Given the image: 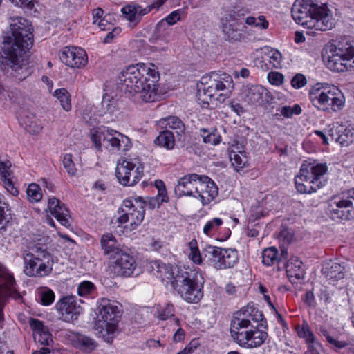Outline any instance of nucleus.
<instances>
[{
	"label": "nucleus",
	"instance_id": "nucleus-8",
	"mask_svg": "<svg viewBox=\"0 0 354 354\" xmlns=\"http://www.w3.org/2000/svg\"><path fill=\"white\" fill-rule=\"evenodd\" d=\"M147 68L139 69V71L136 70V72L133 75L129 73V75L127 76V92L130 95H138L139 97L145 102H152L157 100L160 97L158 92L159 84L158 83L159 80L158 71H153V79L148 80L149 82H147L143 87L136 85L139 78H140L143 73H145V71H147ZM132 71L133 73L136 70L133 69Z\"/></svg>",
	"mask_w": 354,
	"mask_h": 354
},
{
	"label": "nucleus",
	"instance_id": "nucleus-38",
	"mask_svg": "<svg viewBox=\"0 0 354 354\" xmlns=\"http://www.w3.org/2000/svg\"><path fill=\"white\" fill-rule=\"evenodd\" d=\"M157 124L161 129H171L176 131L178 135H181L185 129V124L182 120L176 116L163 118L157 122Z\"/></svg>",
	"mask_w": 354,
	"mask_h": 354
},
{
	"label": "nucleus",
	"instance_id": "nucleus-49",
	"mask_svg": "<svg viewBox=\"0 0 354 354\" xmlns=\"http://www.w3.org/2000/svg\"><path fill=\"white\" fill-rule=\"evenodd\" d=\"M175 308L171 303H167L165 306L158 308L156 317L160 320H167L174 317Z\"/></svg>",
	"mask_w": 354,
	"mask_h": 354
},
{
	"label": "nucleus",
	"instance_id": "nucleus-14",
	"mask_svg": "<svg viewBox=\"0 0 354 354\" xmlns=\"http://www.w3.org/2000/svg\"><path fill=\"white\" fill-rule=\"evenodd\" d=\"M62 63L72 68H82L88 63L86 51L78 47L66 46L59 54Z\"/></svg>",
	"mask_w": 354,
	"mask_h": 354
},
{
	"label": "nucleus",
	"instance_id": "nucleus-9",
	"mask_svg": "<svg viewBox=\"0 0 354 354\" xmlns=\"http://www.w3.org/2000/svg\"><path fill=\"white\" fill-rule=\"evenodd\" d=\"M204 257L208 263L216 270L232 268L239 260L238 252L235 249L212 245L206 247Z\"/></svg>",
	"mask_w": 354,
	"mask_h": 354
},
{
	"label": "nucleus",
	"instance_id": "nucleus-34",
	"mask_svg": "<svg viewBox=\"0 0 354 354\" xmlns=\"http://www.w3.org/2000/svg\"><path fill=\"white\" fill-rule=\"evenodd\" d=\"M131 147V142L129 138L122 133L116 131L113 132L111 143L109 151L112 152H118L120 151H127Z\"/></svg>",
	"mask_w": 354,
	"mask_h": 354
},
{
	"label": "nucleus",
	"instance_id": "nucleus-25",
	"mask_svg": "<svg viewBox=\"0 0 354 354\" xmlns=\"http://www.w3.org/2000/svg\"><path fill=\"white\" fill-rule=\"evenodd\" d=\"M253 327L232 317L230 326V337L234 343L241 346L248 337L249 333Z\"/></svg>",
	"mask_w": 354,
	"mask_h": 354
},
{
	"label": "nucleus",
	"instance_id": "nucleus-4",
	"mask_svg": "<svg viewBox=\"0 0 354 354\" xmlns=\"http://www.w3.org/2000/svg\"><path fill=\"white\" fill-rule=\"evenodd\" d=\"M309 100L317 110L337 112L345 104V98L338 87L326 83H317L308 92Z\"/></svg>",
	"mask_w": 354,
	"mask_h": 354
},
{
	"label": "nucleus",
	"instance_id": "nucleus-45",
	"mask_svg": "<svg viewBox=\"0 0 354 354\" xmlns=\"http://www.w3.org/2000/svg\"><path fill=\"white\" fill-rule=\"evenodd\" d=\"M121 12L125 19L128 20L133 26L137 25L139 22V18L137 15L136 4H128L124 6Z\"/></svg>",
	"mask_w": 354,
	"mask_h": 354
},
{
	"label": "nucleus",
	"instance_id": "nucleus-10",
	"mask_svg": "<svg viewBox=\"0 0 354 354\" xmlns=\"http://www.w3.org/2000/svg\"><path fill=\"white\" fill-rule=\"evenodd\" d=\"M330 215L333 220L347 221L354 216V189L342 196H335L330 203Z\"/></svg>",
	"mask_w": 354,
	"mask_h": 354
},
{
	"label": "nucleus",
	"instance_id": "nucleus-7",
	"mask_svg": "<svg viewBox=\"0 0 354 354\" xmlns=\"http://www.w3.org/2000/svg\"><path fill=\"white\" fill-rule=\"evenodd\" d=\"M99 316L95 329L105 341L112 339L111 335L118 330L122 313L118 302L106 298H101L98 302Z\"/></svg>",
	"mask_w": 354,
	"mask_h": 354
},
{
	"label": "nucleus",
	"instance_id": "nucleus-23",
	"mask_svg": "<svg viewBox=\"0 0 354 354\" xmlns=\"http://www.w3.org/2000/svg\"><path fill=\"white\" fill-rule=\"evenodd\" d=\"M48 208L50 214L64 227L70 226L69 211L66 205L55 197L50 198Z\"/></svg>",
	"mask_w": 354,
	"mask_h": 354
},
{
	"label": "nucleus",
	"instance_id": "nucleus-54",
	"mask_svg": "<svg viewBox=\"0 0 354 354\" xmlns=\"http://www.w3.org/2000/svg\"><path fill=\"white\" fill-rule=\"evenodd\" d=\"M95 289V285L88 281L80 283L77 287V293L81 297L91 294Z\"/></svg>",
	"mask_w": 354,
	"mask_h": 354
},
{
	"label": "nucleus",
	"instance_id": "nucleus-18",
	"mask_svg": "<svg viewBox=\"0 0 354 354\" xmlns=\"http://www.w3.org/2000/svg\"><path fill=\"white\" fill-rule=\"evenodd\" d=\"M218 190L216 185L210 178L202 175L195 198H198L203 205H207L218 196Z\"/></svg>",
	"mask_w": 354,
	"mask_h": 354
},
{
	"label": "nucleus",
	"instance_id": "nucleus-28",
	"mask_svg": "<svg viewBox=\"0 0 354 354\" xmlns=\"http://www.w3.org/2000/svg\"><path fill=\"white\" fill-rule=\"evenodd\" d=\"M268 334L266 331L259 328V326L256 325L251 328L248 337L242 344L241 347L252 349L261 346L268 340Z\"/></svg>",
	"mask_w": 354,
	"mask_h": 354
},
{
	"label": "nucleus",
	"instance_id": "nucleus-20",
	"mask_svg": "<svg viewBox=\"0 0 354 354\" xmlns=\"http://www.w3.org/2000/svg\"><path fill=\"white\" fill-rule=\"evenodd\" d=\"M116 131L106 127L93 128L90 131V139L97 151H102V146L109 149Z\"/></svg>",
	"mask_w": 354,
	"mask_h": 354
},
{
	"label": "nucleus",
	"instance_id": "nucleus-24",
	"mask_svg": "<svg viewBox=\"0 0 354 354\" xmlns=\"http://www.w3.org/2000/svg\"><path fill=\"white\" fill-rule=\"evenodd\" d=\"M328 50V55L324 62L328 69L337 73L354 70V59L351 62H348L337 53L330 52V49Z\"/></svg>",
	"mask_w": 354,
	"mask_h": 354
},
{
	"label": "nucleus",
	"instance_id": "nucleus-42",
	"mask_svg": "<svg viewBox=\"0 0 354 354\" xmlns=\"http://www.w3.org/2000/svg\"><path fill=\"white\" fill-rule=\"evenodd\" d=\"M22 122L25 129L32 134H38L43 128L41 122L34 115H26Z\"/></svg>",
	"mask_w": 354,
	"mask_h": 354
},
{
	"label": "nucleus",
	"instance_id": "nucleus-17",
	"mask_svg": "<svg viewBox=\"0 0 354 354\" xmlns=\"http://www.w3.org/2000/svg\"><path fill=\"white\" fill-rule=\"evenodd\" d=\"M202 175L189 174L181 177L175 187L176 194L181 196L196 197Z\"/></svg>",
	"mask_w": 354,
	"mask_h": 354
},
{
	"label": "nucleus",
	"instance_id": "nucleus-13",
	"mask_svg": "<svg viewBox=\"0 0 354 354\" xmlns=\"http://www.w3.org/2000/svg\"><path fill=\"white\" fill-rule=\"evenodd\" d=\"M55 308L59 319L66 322L77 319L82 311V308L77 304L75 296L62 297L56 303Z\"/></svg>",
	"mask_w": 354,
	"mask_h": 354
},
{
	"label": "nucleus",
	"instance_id": "nucleus-60",
	"mask_svg": "<svg viewBox=\"0 0 354 354\" xmlns=\"http://www.w3.org/2000/svg\"><path fill=\"white\" fill-rule=\"evenodd\" d=\"M10 167V161H0V179L1 180L10 178L11 175Z\"/></svg>",
	"mask_w": 354,
	"mask_h": 354
},
{
	"label": "nucleus",
	"instance_id": "nucleus-12",
	"mask_svg": "<svg viewBox=\"0 0 354 354\" xmlns=\"http://www.w3.org/2000/svg\"><path fill=\"white\" fill-rule=\"evenodd\" d=\"M243 100L250 105L263 106L271 100L270 92L260 85H246L241 88Z\"/></svg>",
	"mask_w": 354,
	"mask_h": 354
},
{
	"label": "nucleus",
	"instance_id": "nucleus-19",
	"mask_svg": "<svg viewBox=\"0 0 354 354\" xmlns=\"http://www.w3.org/2000/svg\"><path fill=\"white\" fill-rule=\"evenodd\" d=\"M232 318L246 324V325L254 326H259V323L263 320V315L256 306L249 304L235 312Z\"/></svg>",
	"mask_w": 354,
	"mask_h": 354
},
{
	"label": "nucleus",
	"instance_id": "nucleus-22",
	"mask_svg": "<svg viewBox=\"0 0 354 354\" xmlns=\"http://www.w3.org/2000/svg\"><path fill=\"white\" fill-rule=\"evenodd\" d=\"M327 170L326 164L304 161L301 166L299 174H302L304 171V174L306 175V178L316 181V183L324 186L323 177Z\"/></svg>",
	"mask_w": 354,
	"mask_h": 354
},
{
	"label": "nucleus",
	"instance_id": "nucleus-61",
	"mask_svg": "<svg viewBox=\"0 0 354 354\" xmlns=\"http://www.w3.org/2000/svg\"><path fill=\"white\" fill-rule=\"evenodd\" d=\"M283 75L279 72H270L268 74V79L270 84L280 86L283 83Z\"/></svg>",
	"mask_w": 354,
	"mask_h": 354
},
{
	"label": "nucleus",
	"instance_id": "nucleus-6",
	"mask_svg": "<svg viewBox=\"0 0 354 354\" xmlns=\"http://www.w3.org/2000/svg\"><path fill=\"white\" fill-rule=\"evenodd\" d=\"M204 278L195 270L185 268L177 280L172 281V288L185 301L198 304L203 297Z\"/></svg>",
	"mask_w": 354,
	"mask_h": 354
},
{
	"label": "nucleus",
	"instance_id": "nucleus-53",
	"mask_svg": "<svg viewBox=\"0 0 354 354\" xmlns=\"http://www.w3.org/2000/svg\"><path fill=\"white\" fill-rule=\"evenodd\" d=\"M245 23L248 25L254 26L261 29H267L269 24L268 21L266 19V17L263 15L259 16L258 18H255L254 17H248L245 19Z\"/></svg>",
	"mask_w": 354,
	"mask_h": 354
},
{
	"label": "nucleus",
	"instance_id": "nucleus-32",
	"mask_svg": "<svg viewBox=\"0 0 354 354\" xmlns=\"http://www.w3.org/2000/svg\"><path fill=\"white\" fill-rule=\"evenodd\" d=\"M100 244L104 254L109 255L111 259L122 251L119 248L116 238L111 233L103 234L100 239Z\"/></svg>",
	"mask_w": 354,
	"mask_h": 354
},
{
	"label": "nucleus",
	"instance_id": "nucleus-26",
	"mask_svg": "<svg viewBox=\"0 0 354 354\" xmlns=\"http://www.w3.org/2000/svg\"><path fill=\"white\" fill-rule=\"evenodd\" d=\"M253 327L232 317L230 326V337L234 343L241 346L248 337L249 333Z\"/></svg>",
	"mask_w": 354,
	"mask_h": 354
},
{
	"label": "nucleus",
	"instance_id": "nucleus-27",
	"mask_svg": "<svg viewBox=\"0 0 354 354\" xmlns=\"http://www.w3.org/2000/svg\"><path fill=\"white\" fill-rule=\"evenodd\" d=\"M180 14L181 11L180 10H174L164 19L160 21L156 25L155 32L150 39V41L153 44H156L159 41H163L165 44H167V41L166 40L165 35H162L160 30L161 29H165L167 24L171 26L178 21L180 19Z\"/></svg>",
	"mask_w": 354,
	"mask_h": 354
},
{
	"label": "nucleus",
	"instance_id": "nucleus-59",
	"mask_svg": "<svg viewBox=\"0 0 354 354\" xmlns=\"http://www.w3.org/2000/svg\"><path fill=\"white\" fill-rule=\"evenodd\" d=\"M301 113V108L298 104L293 106H283L281 108V114L286 118H291L293 115H299Z\"/></svg>",
	"mask_w": 354,
	"mask_h": 354
},
{
	"label": "nucleus",
	"instance_id": "nucleus-33",
	"mask_svg": "<svg viewBox=\"0 0 354 354\" xmlns=\"http://www.w3.org/2000/svg\"><path fill=\"white\" fill-rule=\"evenodd\" d=\"M344 266L341 263L330 261L323 265L322 272L328 280H338L344 278Z\"/></svg>",
	"mask_w": 354,
	"mask_h": 354
},
{
	"label": "nucleus",
	"instance_id": "nucleus-40",
	"mask_svg": "<svg viewBox=\"0 0 354 354\" xmlns=\"http://www.w3.org/2000/svg\"><path fill=\"white\" fill-rule=\"evenodd\" d=\"M284 255H287L286 250H282L279 256L275 247H270L264 249L262 252V262L268 266H273L281 261V257Z\"/></svg>",
	"mask_w": 354,
	"mask_h": 354
},
{
	"label": "nucleus",
	"instance_id": "nucleus-55",
	"mask_svg": "<svg viewBox=\"0 0 354 354\" xmlns=\"http://www.w3.org/2000/svg\"><path fill=\"white\" fill-rule=\"evenodd\" d=\"M34 339L41 344L46 346H49L53 342L51 334L49 333L48 328L38 333L34 334Z\"/></svg>",
	"mask_w": 354,
	"mask_h": 354
},
{
	"label": "nucleus",
	"instance_id": "nucleus-50",
	"mask_svg": "<svg viewBox=\"0 0 354 354\" xmlns=\"http://www.w3.org/2000/svg\"><path fill=\"white\" fill-rule=\"evenodd\" d=\"M28 200L32 203L39 202L42 198L40 187L35 184H30L26 190Z\"/></svg>",
	"mask_w": 354,
	"mask_h": 354
},
{
	"label": "nucleus",
	"instance_id": "nucleus-16",
	"mask_svg": "<svg viewBox=\"0 0 354 354\" xmlns=\"http://www.w3.org/2000/svg\"><path fill=\"white\" fill-rule=\"evenodd\" d=\"M144 68H147L148 70H147V71H145V73H143V75H142V77H140V78H139V80H138V83L136 84V85H138L140 86H141L142 87H143V86L145 85L146 83L149 82L148 80L153 79L152 78V75H153V71H158V67L155 64H153L152 63H139L136 65L129 66V67L127 68V69L125 71L122 72L120 79L122 84V89L126 93H128V92H127L128 88H127V79H126V78H127V76L129 75V73L131 75H133L136 72V71H134L133 73V71H132L133 69L139 71V69H142Z\"/></svg>",
	"mask_w": 354,
	"mask_h": 354
},
{
	"label": "nucleus",
	"instance_id": "nucleus-63",
	"mask_svg": "<svg viewBox=\"0 0 354 354\" xmlns=\"http://www.w3.org/2000/svg\"><path fill=\"white\" fill-rule=\"evenodd\" d=\"M193 243H190V253L189 254V258L196 264H201L202 263V258L197 247L192 245Z\"/></svg>",
	"mask_w": 354,
	"mask_h": 354
},
{
	"label": "nucleus",
	"instance_id": "nucleus-57",
	"mask_svg": "<svg viewBox=\"0 0 354 354\" xmlns=\"http://www.w3.org/2000/svg\"><path fill=\"white\" fill-rule=\"evenodd\" d=\"M39 297L42 304L45 306L51 304L55 300V294L53 290L49 288L42 290L39 292Z\"/></svg>",
	"mask_w": 354,
	"mask_h": 354
},
{
	"label": "nucleus",
	"instance_id": "nucleus-31",
	"mask_svg": "<svg viewBox=\"0 0 354 354\" xmlns=\"http://www.w3.org/2000/svg\"><path fill=\"white\" fill-rule=\"evenodd\" d=\"M295 182L297 190L301 194L314 193L323 187L316 183V181L306 178V175L304 174V171L295 176Z\"/></svg>",
	"mask_w": 354,
	"mask_h": 354
},
{
	"label": "nucleus",
	"instance_id": "nucleus-64",
	"mask_svg": "<svg viewBox=\"0 0 354 354\" xmlns=\"http://www.w3.org/2000/svg\"><path fill=\"white\" fill-rule=\"evenodd\" d=\"M307 83L305 76L302 74H297L291 80V85L295 88H300Z\"/></svg>",
	"mask_w": 354,
	"mask_h": 354
},
{
	"label": "nucleus",
	"instance_id": "nucleus-2",
	"mask_svg": "<svg viewBox=\"0 0 354 354\" xmlns=\"http://www.w3.org/2000/svg\"><path fill=\"white\" fill-rule=\"evenodd\" d=\"M291 13L297 24L308 29L326 31L334 26L332 13L328 7L313 0H296Z\"/></svg>",
	"mask_w": 354,
	"mask_h": 354
},
{
	"label": "nucleus",
	"instance_id": "nucleus-62",
	"mask_svg": "<svg viewBox=\"0 0 354 354\" xmlns=\"http://www.w3.org/2000/svg\"><path fill=\"white\" fill-rule=\"evenodd\" d=\"M203 131L204 133L203 134V141L205 143H209V144H212L214 145L220 143L221 140L220 136H218L214 133H209L207 135H205V133H207V131L205 129H203Z\"/></svg>",
	"mask_w": 354,
	"mask_h": 354
},
{
	"label": "nucleus",
	"instance_id": "nucleus-3",
	"mask_svg": "<svg viewBox=\"0 0 354 354\" xmlns=\"http://www.w3.org/2000/svg\"><path fill=\"white\" fill-rule=\"evenodd\" d=\"M198 86L197 100L203 109H207L213 100L223 102L234 89L232 76L224 72H212L203 76Z\"/></svg>",
	"mask_w": 354,
	"mask_h": 354
},
{
	"label": "nucleus",
	"instance_id": "nucleus-37",
	"mask_svg": "<svg viewBox=\"0 0 354 354\" xmlns=\"http://www.w3.org/2000/svg\"><path fill=\"white\" fill-rule=\"evenodd\" d=\"M266 56L267 57H262L263 60L260 61L262 70L268 71L281 66L282 56L278 50L271 49Z\"/></svg>",
	"mask_w": 354,
	"mask_h": 354
},
{
	"label": "nucleus",
	"instance_id": "nucleus-29",
	"mask_svg": "<svg viewBox=\"0 0 354 354\" xmlns=\"http://www.w3.org/2000/svg\"><path fill=\"white\" fill-rule=\"evenodd\" d=\"M156 264V276L162 281L169 282L172 287V281L177 280L178 275H180L185 268L178 266H172L170 264L159 263Z\"/></svg>",
	"mask_w": 354,
	"mask_h": 354
},
{
	"label": "nucleus",
	"instance_id": "nucleus-41",
	"mask_svg": "<svg viewBox=\"0 0 354 354\" xmlns=\"http://www.w3.org/2000/svg\"><path fill=\"white\" fill-rule=\"evenodd\" d=\"M229 158L232 167L237 171L248 165V158L243 152L236 153L231 150L229 151Z\"/></svg>",
	"mask_w": 354,
	"mask_h": 354
},
{
	"label": "nucleus",
	"instance_id": "nucleus-36",
	"mask_svg": "<svg viewBox=\"0 0 354 354\" xmlns=\"http://www.w3.org/2000/svg\"><path fill=\"white\" fill-rule=\"evenodd\" d=\"M73 346L85 353H91L97 346L96 342L84 335L77 334L72 339Z\"/></svg>",
	"mask_w": 354,
	"mask_h": 354
},
{
	"label": "nucleus",
	"instance_id": "nucleus-30",
	"mask_svg": "<svg viewBox=\"0 0 354 354\" xmlns=\"http://www.w3.org/2000/svg\"><path fill=\"white\" fill-rule=\"evenodd\" d=\"M330 52L339 55L342 57L351 62L354 59V46L348 41L342 39L328 46Z\"/></svg>",
	"mask_w": 354,
	"mask_h": 354
},
{
	"label": "nucleus",
	"instance_id": "nucleus-5",
	"mask_svg": "<svg viewBox=\"0 0 354 354\" xmlns=\"http://www.w3.org/2000/svg\"><path fill=\"white\" fill-rule=\"evenodd\" d=\"M24 273L30 277L42 278L53 271L52 254L42 247L33 245L22 253Z\"/></svg>",
	"mask_w": 354,
	"mask_h": 354
},
{
	"label": "nucleus",
	"instance_id": "nucleus-51",
	"mask_svg": "<svg viewBox=\"0 0 354 354\" xmlns=\"http://www.w3.org/2000/svg\"><path fill=\"white\" fill-rule=\"evenodd\" d=\"M297 335L301 338H304L308 343L315 341V336L307 323H304L301 326L297 328Z\"/></svg>",
	"mask_w": 354,
	"mask_h": 354
},
{
	"label": "nucleus",
	"instance_id": "nucleus-48",
	"mask_svg": "<svg viewBox=\"0 0 354 354\" xmlns=\"http://www.w3.org/2000/svg\"><path fill=\"white\" fill-rule=\"evenodd\" d=\"M222 224L221 218H214L205 223L203 227V233L208 236H213Z\"/></svg>",
	"mask_w": 354,
	"mask_h": 354
},
{
	"label": "nucleus",
	"instance_id": "nucleus-39",
	"mask_svg": "<svg viewBox=\"0 0 354 354\" xmlns=\"http://www.w3.org/2000/svg\"><path fill=\"white\" fill-rule=\"evenodd\" d=\"M135 201L136 202V211H134V213H129L131 230H133L140 225L145 217V203L141 200V197L135 198Z\"/></svg>",
	"mask_w": 354,
	"mask_h": 354
},
{
	"label": "nucleus",
	"instance_id": "nucleus-43",
	"mask_svg": "<svg viewBox=\"0 0 354 354\" xmlns=\"http://www.w3.org/2000/svg\"><path fill=\"white\" fill-rule=\"evenodd\" d=\"M156 142L157 145L164 147L167 149H172L175 144L173 133L167 129L162 131L156 138Z\"/></svg>",
	"mask_w": 354,
	"mask_h": 354
},
{
	"label": "nucleus",
	"instance_id": "nucleus-21",
	"mask_svg": "<svg viewBox=\"0 0 354 354\" xmlns=\"http://www.w3.org/2000/svg\"><path fill=\"white\" fill-rule=\"evenodd\" d=\"M15 286V280L12 274L6 268H0V297L5 299L6 297L19 298L20 295Z\"/></svg>",
	"mask_w": 354,
	"mask_h": 354
},
{
	"label": "nucleus",
	"instance_id": "nucleus-58",
	"mask_svg": "<svg viewBox=\"0 0 354 354\" xmlns=\"http://www.w3.org/2000/svg\"><path fill=\"white\" fill-rule=\"evenodd\" d=\"M63 165L64 168L66 169L68 174L71 176H74L76 174L77 169L73 160V156L71 154H66L64 156Z\"/></svg>",
	"mask_w": 354,
	"mask_h": 354
},
{
	"label": "nucleus",
	"instance_id": "nucleus-35",
	"mask_svg": "<svg viewBox=\"0 0 354 354\" xmlns=\"http://www.w3.org/2000/svg\"><path fill=\"white\" fill-rule=\"evenodd\" d=\"M286 271L290 279H300L305 276L303 263L297 257H292L286 264Z\"/></svg>",
	"mask_w": 354,
	"mask_h": 354
},
{
	"label": "nucleus",
	"instance_id": "nucleus-15",
	"mask_svg": "<svg viewBox=\"0 0 354 354\" xmlns=\"http://www.w3.org/2000/svg\"><path fill=\"white\" fill-rule=\"evenodd\" d=\"M111 264L114 273L118 276L131 277L134 274L137 263L133 256L122 251L116 256Z\"/></svg>",
	"mask_w": 354,
	"mask_h": 354
},
{
	"label": "nucleus",
	"instance_id": "nucleus-52",
	"mask_svg": "<svg viewBox=\"0 0 354 354\" xmlns=\"http://www.w3.org/2000/svg\"><path fill=\"white\" fill-rule=\"evenodd\" d=\"M238 26V24L234 22L223 26V32L227 35L229 39L236 41L241 38V35L239 32Z\"/></svg>",
	"mask_w": 354,
	"mask_h": 354
},
{
	"label": "nucleus",
	"instance_id": "nucleus-56",
	"mask_svg": "<svg viewBox=\"0 0 354 354\" xmlns=\"http://www.w3.org/2000/svg\"><path fill=\"white\" fill-rule=\"evenodd\" d=\"M7 97L10 102L14 104L19 105L24 100L22 92L17 88L8 91Z\"/></svg>",
	"mask_w": 354,
	"mask_h": 354
},
{
	"label": "nucleus",
	"instance_id": "nucleus-47",
	"mask_svg": "<svg viewBox=\"0 0 354 354\" xmlns=\"http://www.w3.org/2000/svg\"><path fill=\"white\" fill-rule=\"evenodd\" d=\"M101 105L104 113L112 114L117 109L116 100L108 94L103 95Z\"/></svg>",
	"mask_w": 354,
	"mask_h": 354
},
{
	"label": "nucleus",
	"instance_id": "nucleus-46",
	"mask_svg": "<svg viewBox=\"0 0 354 354\" xmlns=\"http://www.w3.org/2000/svg\"><path fill=\"white\" fill-rule=\"evenodd\" d=\"M318 333L319 335H322L324 337H325L327 342L330 344L335 346L337 348H343L347 346V343L346 342L339 341V340H337V339L333 338L330 335V333L329 330L325 326H321L318 330Z\"/></svg>",
	"mask_w": 354,
	"mask_h": 354
},
{
	"label": "nucleus",
	"instance_id": "nucleus-11",
	"mask_svg": "<svg viewBox=\"0 0 354 354\" xmlns=\"http://www.w3.org/2000/svg\"><path fill=\"white\" fill-rule=\"evenodd\" d=\"M115 175L119 183L125 186H133L137 183L143 176V167L136 168L135 164L127 159L118 161Z\"/></svg>",
	"mask_w": 354,
	"mask_h": 354
},
{
	"label": "nucleus",
	"instance_id": "nucleus-44",
	"mask_svg": "<svg viewBox=\"0 0 354 354\" xmlns=\"http://www.w3.org/2000/svg\"><path fill=\"white\" fill-rule=\"evenodd\" d=\"M53 95L59 100L62 107L66 111L71 110V95L65 88L56 89Z\"/></svg>",
	"mask_w": 354,
	"mask_h": 354
},
{
	"label": "nucleus",
	"instance_id": "nucleus-1",
	"mask_svg": "<svg viewBox=\"0 0 354 354\" xmlns=\"http://www.w3.org/2000/svg\"><path fill=\"white\" fill-rule=\"evenodd\" d=\"M12 35L3 43L0 56V68L5 75L21 82L31 74L22 56L33 44L32 26L23 17L12 18Z\"/></svg>",
	"mask_w": 354,
	"mask_h": 354
}]
</instances>
